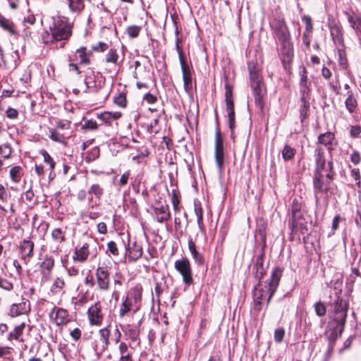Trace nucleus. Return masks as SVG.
I'll return each mask as SVG.
<instances>
[{
	"instance_id": "5",
	"label": "nucleus",
	"mask_w": 361,
	"mask_h": 361,
	"mask_svg": "<svg viewBox=\"0 0 361 361\" xmlns=\"http://www.w3.org/2000/svg\"><path fill=\"white\" fill-rule=\"evenodd\" d=\"M142 298V291L140 288L131 289L119 307V317L125 318L135 314L139 308Z\"/></svg>"
},
{
	"instance_id": "14",
	"label": "nucleus",
	"mask_w": 361,
	"mask_h": 361,
	"mask_svg": "<svg viewBox=\"0 0 361 361\" xmlns=\"http://www.w3.org/2000/svg\"><path fill=\"white\" fill-rule=\"evenodd\" d=\"M288 226L290 228L292 233H297L300 231L302 235L307 233V222L302 217V216H299L298 217L294 216V218H290L288 220Z\"/></svg>"
},
{
	"instance_id": "52",
	"label": "nucleus",
	"mask_w": 361,
	"mask_h": 361,
	"mask_svg": "<svg viewBox=\"0 0 361 361\" xmlns=\"http://www.w3.org/2000/svg\"><path fill=\"white\" fill-rule=\"evenodd\" d=\"M285 336V330L283 328L276 329L274 331V340L276 343H281Z\"/></svg>"
},
{
	"instance_id": "54",
	"label": "nucleus",
	"mask_w": 361,
	"mask_h": 361,
	"mask_svg": "<svg viewBox=\"0 0 361 361\" xmlns=\"http://www.w3.org/2000/svg\"><path fill=\"white\" fill-rule=\"evenodd\" d=\"M170 216V214L168 211V207L161 206L159 207V222L167 220Z\"/></svg>"
},
{
	"instance_id": "51",
	"label": "nucleus",
	"mask_w": 361,
	"mask_h": 361,
	"mask_svg": "<svg viewBox=\"0 0 361 361\" xmlns=\"http://www.w3.org/2000/svg\"><path fill=\"white\" fill-rule=\"evenodd\" d=\"M338 64L343 69H346L348 68V60L345 56V54L343 51L338 50Z\"/></svg>"
},
{
	"instance_id": "18",
	"label": "nucleus",
	"mask_w": 361,
	"mask_h": 361,
	"mask_svg": "<svg viewBox=\"0 0 361 361\" xmlns=\"http://www.w3.org/2000/svg\"><path fill=\"white\" fill-rule=\"evenodd\" d=\"M30 310V302L27 300L23 299L21 302L11 305L9 314L11 317H18L27 313Z\"/></svg>"
},
{
	"instance_id": "15",
	"label": "nucleus",
	"mask_w": 361,
	"mask_h": 361,
	"mask_svg": "<svg viewBox=\"0 0 361 361\" xmlns=\"http://www.w3.org/2000/svg\"><path fill=\"white\" fill-rule=\"evenodd\" d=\"M110 330L108 327L101 329L98 332V338L95 341V350L104 352L109 345Z\"/></svg>"
},
{
	"instance_id": "8",
	"label": "nucleus",
	"mask_w": 361,
	"mask_h": 361,
	"mask_svg": "<svg viewBox=\"0 0 361 361\" xmlns=\"http://www.w3.org/2000/svg\"><path fill=\"white\" fill-rule=\"evenodd\" d=\"M214 157L216 166L219 171H221L224 164V149L223 138L218 126L215 131Z\"/></svg>"
},
{
	"instance_id": "16",
	"label": "nucleus",
	"mask_w": 361,
	"mask_h": 361,
	"mask_svg": "<svg viewBox=\"0 0 361 361\" xmlns=\"http://www.w3.org/2000/svg\"><path fill=\"white\" fill-rule=\"evenodd\" d=\"M88 317L91 324H100L103 320L101 306L99 303H95L88 309Z\"/></svg>"
},
{
	"instance_id": "19",
	"label": "nucleus",
	"mask_w": 361,
	"mask_h": 361,
	"mask_svg": "<svg viewBox=\"0 0 361 361\" xmlns=\"http://www.w3.org/2000/svg\"><path fill=\"white\" fill-rule=\"evenodd\" d=\"M315 163L316 167L314 173H323L325 170L326 159L324 149L321 147H317L315 150Z\"/></svg>"
},
{
	"instance_id": "57",
	"label": "nucleus",
	"mask_w": 361,
	"mask_h": 361,
	"mask_svg": "<svg viewBox=\"0 0 361 361\" xmlns=\"http://www.w3.org/2000/svg\"><path fill=\"white\" fill-rule=\"evenodd\" d=\"M107 49L108 44L102 42H99L98 44L92 46V50L97 52L104 51Z\"/></svg>"
},
{
	"instance_id": "38",
	"label": "nucleus",
	"mask_w": 361,
	"mask_h": 361,
	"mask_svg": "<svg viewBox=\"0 0 361 361\" xmlns=\"http://www.w3.org/2000/svg\"><path fill=\"white\" fill-rule=\"evenodd\" d=\"M39 154L43 157L44 161L49 164V169L51 171H52L55 168V161L53 158L50 156V154L44 149L39 151Z\"/></svg>"
},
{
	"instance_id": "55",
	"label": "nucleus",
	"mask_w": 361,
	"mask_h": 361,
	"mask_svg": "<svg viewBox=\"0 0 361 361\" xmlns=\"http://www.w3.org/2000/svg\"><path fill=\"white\" fill-rule=\"evenodd\" d=\"M97 127L96 121L93 119L86 121L82 126V128L85 130H96Z\"/></svg>"
},
{
	"instance_id": "9",
	"label": "nucleus",
	"mask_w": 361,
	"mask_h": 361,
	"mask_svg": "<svg viewBox=\"0 0 361 361\" xmlns=\"http://www.w3.org/2000/svg\"><path fill=\"white\" fill-rule=\"evenodd\" d=\"M225 97H226V111L228 114V126L229 128L231 130V137H233V129L235 128V111H234V104L232 99V89L230 85L226 83L225 85Z\"/></svg>"
},
{
	"instance_id": "6",
	"label": "nucleus",
	"mask_w": 361,
	"mask_h": 361,
	"mask_svg": "<svg viewBox=\"0 0 361 361\" xmlns=\"http://www.w3.org/2000/svg\"><path fill=\"white\" fill-rule=\"evenodd\" d=\"M248 69L251 87L255 97V103L257 107L262 110L264 107L263 97L264 95V90L263 88L262 76L254 63H248Z\"/></svg>"
},
{
	"instance_id": "25",
	"label": "nucleus",
	"mask_w": 361,
	"mask_h": 361,
	"mask_svg": "<svg viewBox=\"0 0 361 361\" xmlns=\"http://www.w3.org/2000/svg\"><path fill=\"white\" fill-rule=\"evenodd\" d=\"M188 249L190 252L197 265H203L204 259L201 253L196 250V245L192 238L188 240Z\"/></svg>"
},
{
	"instance_id": "49",
	"label": "nucleus",
	"mask_w": 361,
	"mask_h": 361,
	"mask_svg": "<svg viewBox=\"0 0 361 361\" xmlns=\"http://www.w3.org/2000/svg\"><path fill=\"white\" fill-rule=\"evenodd\" d=\"M12 152V149L8 144H4L0 146V154L4 158L8 159L10 157Z\"/></svg>"
},
{
	"instance_id": "27",
	"label": "nucleus",
	"mask_w": 361,
	"mask_h": 361,
	"mask_svg": "<svg viewBox=\"0 0 361 361\" xmlns=\"http://www.w3.org/2000/svg\"><path fill=\"white\" fill-rule=\"evenodd\" d=\"M142 255V250L140 245H137L135 242L133 243V245L128 246V256L129 261H136Z\"/></svg>"
},
{
	"instance_id": "3",
	"label": "nucleus",
	"mask_w": 361,
	"mask_h": 361,
	"mask_svg": "<svg viewBox=\"0 0 361 361\" xmlns=\"http://www.w3.org/2000/svg\"><path fill=\"white\" fill-rule=\"evenodd\" d=\"M53 23L49 27L50 34L46 32V36H42L44 44L54 42L67 41L72 35V25L65 17L53 18Z\"/></svg>"
},
{
	"instance_id": "2",
	"label": "nucleus",
	"mask_w": 361,
	"mask_h": 361,
	"mask_svg": "<svg viewBox=\"0 0 361 361\" xmlns=\"http://www.w3.org/2000/svg\"><path fill=\"white\" fill-rule=\"evenodd\" d=\"M281 276L282 271L280 268L276 267L271 273V279L268 283V285H265L264 288L261 287L259 281L257 286H255L253 290V309L255 310L257 312L261 310L263 300H266L267 303L269 304L278 288Z\"/></svg>"
},
{
	"instance_id": "11",
	"label": "nucleus",
	"mask_w": 361,
	"mask_h": 361,
	"mask_svg": "<svg viewBox=\"0 0 361 361\" xmlns=\"http://www.w3.org/2000/svg\"><path fill=\"white\" fill-rule=\"evenodd\" d=\"M175 268L182 276L183 281L186 285L190 286L193 283L190 264L187 258L176 261Z\"/></svg>"
},
{
	"instance_id": "13",
	"label": "nucleus",
	"mask_w": 361,
	"mask_h": 361,
	"mask_svg": "<svg viewBox=\"0 0 361 361\" xmlns=\"http://www.w3.org/2000/svg\"><path fill=\"white\" fill-rule=\"evenodd\" d=\"M97 284L100 290H107L109 288V272L107 267H98L96 269Z\"/></svg>"
},
{
	"instance_id": "17",
	"label": "nucleus",
	"mask_w": 361,
	"mask_h": 361,
	"mask_svg": "<svg viewBox=\"0 0 361 361\" xmlns=\"http://www.w3.org/2000/svg\"><path fill=\"white\" fill-rule=\"evenodd\" d=\"M4 68L14 69L17 66V61L19 60V54L17 50L10 49L4 51Z\"/></svg>"
},
{
	"instance_id": "32",
	"label": "nucleus",
	"mask_w": 361,
	"mask_h": 361,
	"mask_svg": "<svg viewBox=\"0 0 361 361\" xmlns=\"http://www.w3.org/2000/svg\"><path fill=\"white\" fill-rule=\"evenodd\" d=\"M296 150L288 145H286L282 149L281 155L285 161L293 159L295 155Z\"/></svg>"
},
{
	"instance_id": "31",
	"label": "nucleus",
	"mask_w": 361,
	"mask_h": 361,
	"mask_svg": "<svg viewBox=\"0 0 361 361\" xmlns=\"http://www.w3.org/2000/svg\"><path fill=\"white\" fill-rule=\"evenodd\" d=\"M66 286L64 279L62 277H57L51 286V291L54 294L60 293Z\"/></svg>"
},
{
	"instance_id": "59",
	"label": "nucleus",
	"mask_w": 361,
	"mask_h": 361,
	"mask_svg": "<svg viewBox=\"0 0 361 361\" xmlns=\"http://www.w3.org/2000/svg\"><path fill=\"white\" fill-rule=\"evenodd\" d=\"M184 88L186 91H190L192 89V75L183 76Z\"/></svg>"
},
{
	"instance_id": "24",
	"label": "nucleus",
	"mask_w": 361,
	"mask_h": 361,
	"mask_svg": "<svg viewBox=\"0 0 361 361\" xmlns=\"http://www.w3.org/2000/svg\"><path fill=\"white\" fill-rule=\"evenodd\" d=\"M264 253H261L259 256L257 257L256 258V260H255V265H254V268L255 269V277L256 279H257L259 281H260L265 272H266V270H265V268L264 267Z\"/></svg>"
},
{
	"instance_id": "36",
	"label": "nucleus",
	"mask_w": 361,
	"mask_h": 361,
	"mask_svg": "<svg viewBox=\"0 0 361 361\" xmlns=\"http://www.w3.org/2000/svg\"><path fill=\"white\" fill-rule=\"evenodd\" d=\"M0 27L11 35L15 34L13 22L3 16H0Z\"/></svg>"
},
{
	"instance_id": "61",
	"label": "nucleus",
	"mask_w": 361,
	"mask_h": 361,
	"mask_svg": "<svg viewBox=\"0 0 361 361\" xmlns=\"http://www.w3.org/2000/svg\"><path fill=\"white\" fill-rule=\"evenodd\" d=\"M108 251L112 254L113 255H118V250L117 248V245L115 242L110 241L107 244Z\"/></svg>"
},
{
	"instance_id": "28",
	"label": "nucleus",
	"mask_w": 361,
	"mask_h": 361,
	"mask_svg": "<svg viewBox=\"0 0 361 361\" xmlns=\"http://www.w3.org/2000/svg\"><path fill=\"white\" fill-rule=\"evenodd\" d=\"M121 329L126 336L133 341H135L139 335V331L136 326L126 324L121 325Z\"/></svg>"
},
{
	"instance_id": "50",
	"label": "nucleus",
	"mask_w": 361,
	"mask_h": 361,
	"mask_svg": "<svg viewBox=\"0 0 361 361\" xmlns=\"http://www.w3.org/2000/svg\"><path fill=\"white\" fill-rule=\"evenodd\" d=\"M99 156V149L97 147L93 148L86 156L85 161L91 162L98 158Z\"/></svg>"
},
{
	"instance_id": "34",
	"label": "nucleus",
	"mask_w": 361,
	"mask_h": 361,
	"mask_svg": "<svg viewBox=\"0 0 361 361\" xmlns=\"http://www.w3.org/2000/svg\"><path fill=\"white\" fill-rule=\"evenodd\" d=\"M75 58L80 59V63L84 65L90 64V59H88L86 54V48L81 47L78 49L75 52Z\"/></svg>"
},
{
	"instance_id": "30",
	"label": "nucleus",
	"mask_w": 361,
	"mask_h": 361,
	"mask_svg": "<svg viewBox=\"0 0 361 361\" xmlns=\"http://www.w3.org/2000/svg\"><path fill=\"white\" fill-rule=\"evenodd\" d=\"M310 99L300 100V117L302 122L308 116V113L310 107Z\"/></svg>"
},
{
	"instance_id": "26",
	"label": "nucleus",
	"mask_w": 361,
	"mask_h": 361,
	"mask_svg": "<svg viewBox=\"0 0 361 361\" xmlns=\"http://www.w3.org/2000/svg\"><path fill=\"white\" fill-rule=\"evenodd\" d=\"M25 328V323H22L20 325L16 326L12 331L8 335V340L12 341L16 340L19 342H24L23 338V331Z\"/></svg>"
},
{
	"instance_id": "53",
	"label": "nucleus",
	"mask_w": 361,
	"mask_h": 361,
	"mask_svg": "<svg viewBox=\"0 0 361 361\" xmlns=\"http://www.w3.org/2000/svg\"><path fill=\"white\" fill-rule=\"evenodd\" d=\"M49 138L54 142H57L59 143H65V139L63 135L57 133L56 132L51 130V134L49 135Z\"/></svg>"
},
{
	"instance_id": "42",
	"label": "nucleus",
	"mask_w": 361,
	"mask_h": 361,
	"mask_svg": "<svg viewBox=\"0 0 361 361\" xmlns=\"http://www.w3.org/2000/svg\"><path fill=\"white\" fill-rule=\"evenodd\" d=\"M314 307L315 313L317 316L323 317L326 314V306L321 301L317 302L314 305Z\"/></svg>"
},
{
	"instance_id": "48",
	"label": "nucleus",
	"mask_w": 361,
	"mask_h": 361,
	"mask_svg": "<svg viewBox=\"0 0 361 361\" xmlns=\"http://www.w3.org/2000/svg\"><path fill=\"white\" fill-rule=\"evenodd\" d=\"M195 213L197 216V224L199 227L201 228L203 221V212L200 204H195Z\"/></svg>"
},
{
	"instance_id": "10",
	"label": "nucleus",
	"mask_w": 361,
	"mask_h": 361,
	"mask_svg": "<svg viewBox=\"0 0 361 361\" xmlns=\"http://www.w3.org/2000/svg\"><path fill=\"white\" fill-rule=\"evenodd\" d=\"M50 320L56 326H64L71 320L68 312L62 307L54 306L49 312Z\"/></svg>"
},
{
	"instance_id": "21",
	"label": "nucleus",
	"mask_w": 361,
	"mask_h": 361,
	"mask_svg": "<svg viewBox=\"0 0 361 361\" xmlns=\"http://www.w3.org/2000/svg\"><path fill=\"white\" fill-rule=\"evenodd\" d=\"M89 255V245L87 243H84L81 247L75 248L73 252V259L75 262L84 263L87 261Z\"/></svg>"
},
{
	"instance_id": "45",
	"label": "nucleus",
	"mask_w": 361,
	"mask_h": 361,
	"mask_svg": "<svg viewBox=\"0 0 361 361\" xmlns=\"http://www.w3.org/2000/svg\"><path fill=\"white\" fill-rule=\"evenodd\" d=\"M311 82H308L307 71L305 67H302V71L300 72V86L310 85Z\"/></svg>"
},
{
	"instance_id": "35",
	"label": "nucleus",
	"mask_w": 361,
	"mask_h": 361,
	"mask_svg": "<svg viewBox=\"0 0 361 361\" xmlns=\"http://www.w3.org/2000/svg\"><path fill=\"white\" fill-rule=\"evenodd\" d=\"M345 104L350 113H353L357 107V101L350 91L348 92V97L345 99Z\"/></svg>"
},
{
	"instance_id": "40",
	"label": "nucleus",
	"mask_w": 361,
	"mask_h": 361,
	"mask_svg": "<svg viewBox=\"0 0 361 361\" xmlns=\"http://www.w3.org/2000/svg\"><path fill=\"white\" fill-rule=\"evenodd\" d=\"M104 192L103 188L99 184H93L88 190L90 195H94L97 198L100 199Z\"/></svg>"
},
{
	"instance_id": "37",
	"label": "nucleus",
	"mask_w": 361,
	"mask_h": 361,
	"mask_svg": "<svg viewBox=\"0 0 361 361\" xmlns=\"http://www.w3.org/2000/svg\"><path fill=\"white\" fill-rule=\"evenodd\" d=\"M51 238L56 244H61L66 240L64 233L59 228H55L51 231Z\"/></svg>"
},
{
	"instance_id": "47",
	"label": "nucleus",
	"mask_w": 361,
	"mask_h": 361,
	"mask_svg": "<svg viewBox=\"0 0 361 361\" xmlns=\"http://www.w3.org/2000/svg\"><path fill=\"white\" fill-rule=\"evenodd\" d=\"M327 173L325 175L326 178L334 179V176H336V172L334 170V164L332 160L329 161L327 163V166H325V170Z\"/></svg>"
},
{
	"instance_id": "64",
	"label": "nucleus",
	"mask_w": 361,
	"mask_h": 361,
	"mask_svg": "<svg viewBox=\"0 0 361 361\" xmlns=\"http://www.w3.org/2000/svg\"><path fill=\"white\" fill-rule=\"evenodd\" d=\"M81 330L79 328H75L70 332L71 338L75 341H78L81 337Z\"/></svg>"
},
{
	"instance_id": "56",
	"label": "nucleus",
	"mask_w": 361,
	"mask_h": 361,
	"mask_svg": "<svg viewBox=\"0 0 361 361\" xmlns=\"http://www.w3.org/2000/svg\"><path fill=\"white\" fill-rule=\"evenodd\" d=\"M302 21L305 23V32H311L313 29L311 17L309 16H304L302 18Z\"/></svg>"
},
{
	"instance_id": "20",
	"label": "nucleus",
	"mask_w": 361,
	"mask_h": 361,
	"mask_svg": "<svg viewBox=\"0 0 361 361\" xmlns=\"http://www.w3.org/2000/svg\"><path fill=\"white\" fill-rule=\"evenodd\" d=\"M85 83L86 85L85 92H97L103 87L104 80L102 77L98 78L97 80H93L91 77H88L85 78Z\"/></svg>"
},
{
	"instance_id": "12",
	"label": "nucleus",
	"mask_w": 361,
	"mask_h": 361,
	"mask_svg": "<svg viewBox=\"0 0 361 361\" xmlns=\"http://www.w3.org/2000/svg\"><path fill=\"white\" fill-rule=\"evenodd\" d=\"M34 243L30 240H23L19 246L21 259L27 264L34 256Z\"/></svg>"
},
{
	"instance_id": "44",
	"label": "nucleus",
	"mask_w": 361,
	"mask_h": 361,
	"mask_svg": "<svg viewBox=\"0 0 361 361\" xmlns=\"http://www.w3.org/2000/svg\"><path fill=\"white\" fill-rule=\"evenodd\" d=\"M20 171H21V167L18 166H14V167L11 169V170H10V176H11V180L13 182L18 183L20 180Z\"/></svg>"
},
{
	"instance_id": "58",
	"label": "nucleus",
	"mask_w": 361,
	"mask_h": 361,
	"mask_svg": "<svg viewBox=\"0 0 361 361\" xmlns=\"http://www.w3.org/2000/svg\"><path fill=\"white\" fill-rule=\"evenodd\" d=\"M291 210H292V217L291 218H294L295 216V217H298L299 216H301V214L300 213V204L296 202L295 200L293 202Z\"/></svg>"
},
{
	"instance_id": "4",
	"label": "nucleus",
	"mask_w": 361,
	"mask_h": 361,
	"mask_svg": "<svg viewBox=\"0 0 361 361\" xmlns=\"http://www.w3.org/2000/svg\"><path fill=\"white\" fill-rule=\"evenodd\" d=\"M274 37L281 44L282 54L288 59L293 56V46L290 43V35L284 19L275 18L271 23Z\"/></svg>"
},
{
	"instance_id": "41",
	"label": "nucleus",
	"mask_w": 361,
	"mask_h": 361,
	"mask_svg": "<svg viewBox=\"0 0 361 361\" xmlns=\"http://www.w3.org/2000/svg\"><path fill=\"white\" fill-rule=\"evenodd\" d=\"M118 59V55L115 49H111L107 54L106 55L105 61L106 63H117Z\"/></svg>"
},
{
	"instance_id": "62",
	"label": "nucleus",
	"mask_w": 361,
	"mask_h": 361,
	"mask_svg": "<svg viewBox=\"0 0 361 361\" xmlns=\"http://www.w3.org/2000/svg\"><path fill=\"white\" fill-rule=\"evenodd\" d=\"M114 102L120 106H125L126 103V99L125 95L119 94L114 98Z\"/></svg>"
},
{
	"instance_id": "63",
	"label": "nucleus",
	"mask_w": 361,
	"mask_h": 361,
	"mask_svg": "<svg viewBox=\"0 0 361 361\" xmlns=\"http://www.w3.org/2000/svg\"><path fill=\"white\" fill-rule=\"evenodd\" d=\"M361 133V127L359 126H353L350 130L351 137L355 138L359 137Z\"/></svg>"
},
{
	"instance_id": "1",
	"label": "nucleus",
	"mask_w": 361,
	"mask_h": 361,
	"mask_svg": "<svg viewBox=\"0 0 361 361\" xmlns=\"http://www.w3.org/2000/svg\"><path fill=\"white\" fill-rule=\"evenodd\" d=\"M341 290L336 292V299L331 303L333 308L332 321L329 324L325 335L335 340L341 336L348 315V303L338 296Z\"/></svg>"
},
{
	"instance_id": "22",
	"label": "nucleus",
	"mask_w": 361,
	"mask_h": 361,
	"mask_svg": "<svg viewBox=\"0 0 361 361\" xmlns=\"http://www.w3.org/2000/svg\"><path fill=\"white\" fill-rule=\"evenodd\" d=\"M54 266V259L51 256H46L44 261L41 263V273L43 278L48 279L50 276L51 270Z\"/></svg>"
},
{
	"instance_id": "7",
	"label": "nucleus",
	"mask_w": 361,
	"mask_h": 361,
	"mask_svg": "<svg viewBox=\"0 0 361 361\" xmlns=\"http://www.w3.org/2000/svg\"><path fill=\"white\" fill-rule=\"evenodd\" d=\"M334 179L326 178L324 173H314L313 187L316 203L318 204L321 199H324L328 204V199L333 185Z\"/></svg>"
},
{
	"instance_id": "43",
	"label": "nucleus",
	"mask_w": 361,
	"mask_h": 361,
	"mask_svg": "<svg viewBox=\"0 0 361 361\" xmlns=\"http://www.w3.org/2000/svg\"><path fill=\"white\" fill-rule=\"evenodd\" d=\"M310 85L300 86V100L310 99Z\"/></svg>"
},
{
	"instance_id": "23",
	"label": "nucleus",
	"mask_w": 361,
	"mask_h": 361,
	"mask_svg": "<svg viewBox=\"0 0 361 361\" xmlns=\"http://www.w3.org/2000/svg\"><path fill=\"white\" fill-rule=\"evenodd\" d=\"M335 140V135L331 132H326L321 134L318 137V142L319 144L325 145L329 152H331L334 149V142Z\"/></svg>"
},
{
	"instance_id": "29",
	"label": "nucleus",
	"mask_w": 361,
	"mask_h": 361,
	"mask_svg": "<svg viewBox=\"0 0 361 361\" xmlns=\"http://www.w3.org/2000/svg\"><path fill=\"white\" fill-rule=\"evenodd\" d=\"M330 32L333 40L335 43H341L343 42V33L341 27L337 25L330 26Z\"/></svg>"
},
{
	"instance_id": "60",
	"label": "nucleus",
	"mask_w": 361,
	"mask_h": 361,
	"mask_svg": "<svg viewBox=\"0 0 361 361\" xmlns=\"http://www.w3.org/2000/svg\"><path fill=\"white\" fill-rule=\"evenodd\" d=\"M99 118L105 123L111 124L112 121L111 112L105 111L99 116Z\"/></svg>"
},
{
	"instance_id": "39",
	"label": "nucleus",
	"mask_w": 361,
	"mask_h": 361,
	"mask_svg": "<svg viewBox=\"0 0 361 361\" xmlns=\"http://www.w3.org/2000/svg\"><path fill=\"white\" fill-rule=\"evenodd\" d=\"M183 76L192 75L191 71L185 61V59L181 51L178 52Z\"/></svg>"
},
{
	"instance_id": "33",
	"label": "nucleus",
	"mask_w": 361,
	"mask_h": 361,
	"mask_svg": "<svg viewBox=\"0 0 361 361\" xmlns=\"http://www.w3.org/2000/svg\"><path fill=\"white\" fill-rule=\"evenodd\" d=\"M68 7L71 12L80 13L85 7L83 0H68Z\"/></svg>"
},
{
	"instance_id": "46",
	"label": "nucleus",
	"mask_w": 361,
	"mask_h": 361,
	"mask_svg": "<svg viewBox=\"0 0 361 361\" xmlns=\"http://www.w3.org/2000/svg\"><path fill=\"white\" fill-rule=\"evenodd\" d=\"M141 27L137 25H130L127 27L126 32L130 37L134 38L138 36Z\"/></svg>"
}]
</instances>
